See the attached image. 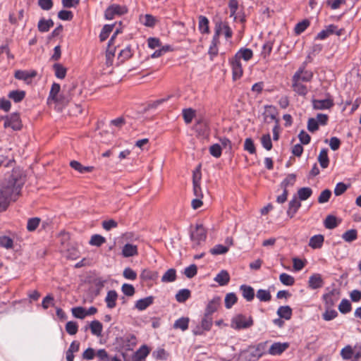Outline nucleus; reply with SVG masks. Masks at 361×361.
<instances>
[{"mask_svg":"<svg viewBox=\"0 0 361 361\" xmlns=\"http://www.w3.org/2000/svg\"><path fill=\"white\" fill-rule=\"evenodd\" d=\"M201 169L202 165L201 164H199L197 169L193 171L192 174L193 194L197 197H202L203 196L201 188Z\"/></svg>","mask_w":361,"mask_h":361,"instance_id":"obj_3","label":"nucleus"},{"mask_svg":"<svg viewBox=\"0 0 361 361\" xmlns=\"http://www.w3.org/2000/svg\"><path fill=\"white\" fill-rule=\"evenodd\" d=\"M127 12L125 6H121L117 4H113L109 6L104 13V16L106 20H112L116 16H121Z\"/></svg>","mask_w":361,"mask_h":361,"instance_id":"obj_5","label":"nucleus"},{"mask_svg":"<svg viewBox=\"0 0 361 361\" xmlns=\"http://www.w3.org/2000/svg\"><path fill=\"white\" fill-rule=\"evenodd\" d=\"M20 192L18 187H6L0 190V212L5 211L11 200L15 201Z\"/></svg>","mask_w":361,"mask_h":361,"instance_id":"obj_1","label":"nucleus"},{"mask_svg":"<svg viewBox=\"0 0 361 361\" xmlns=\"http://www.w3.org/2000/svg\"><path fill=\"white\" fill-rule=\"evenodd\" d=\"M73 315L78 319H84L86 315V310L82 307H73L72 309Z\"/></svg>","mask_w":361,"mask_h":361,"instance_id":"obj_61","label":"nucleus"},{"mask_svg":"<svg viewBox=\"0 0 361 361\" xmlns=\"http://www.w3.org/2000/svg\"><path fill=\"white\" fill-rule=\"evenodd\" d=\"M253 56V52L250 49L241 48L233 56L237 60L240 61L243 59L244 61H247Z\"/></svg>","mask_w":361,"mask_h":361,"instance_id":"obj_16","label":"nucleus"},{"mask_svg":"<svg viewBox=\"0 0 361 361\" xmlns=\"http://www.w3.org/2000/svg\"><path fill=\"white\" fill-rule=\"evenodd\" d=\"M105 242L106 239L104 237L98 234H94L91 237L90 244L91 245L99 247Z\"/></svg>","mask_w":361,"mask_h":361,"instance_id":"obj_51","label":"nucleus"},{"mask_svg":"<svg viewBox=\"0 0 361 361\" xmlns=\"http://www.w3.org/2000/svg\"><path fill=\"white\" fill-rule=\"evenodd\" d=\"M176 279V271L174 269H168L162 276L161 281L164 283L173 282Z\"/></svg>","mask_w":361,"mask_h":361,"instance_id":"obj_36","label":"nucleus"},{"mask_svg":"<svg viewBox=\"0 0 361 361\" xmlns=\"http://www.w3.org/2000/svg\"><path fill=\"white\" fill-rule=\"evenodd\" d=\"M324 226L328 229L335 228L338 226L337 219L335 216L328 215L324 220Z\"/></svg>","mask_w":361,"mask_h":361,"instance_id":"obj_41","label":"nucleus"},{"mask_svg":"<svg viewBox=\"0 0 361 361\" xmlns=\"http://www.w3.org/2000/svg\"><path fill=\"white\" fill-rule=\"evenodd\" d=\"M342 238L346 242H353L357 239V232L355 229L348 230L343 234Z\"/></svg>","mask_w":361,"mask_h":361,"instance_id":"obj_44","label":"nucleus"},{"mask_svg":"<svg viewBox=\"0 0 361 361\" xmlns=\"http://www.w3.org/2000/svg\"><path fill=\"white\" fill-rule=\"evenodd\" d=\"M273 44L270 42H266L262 47V51L261 52V56L264 59H267L272 50Z\"/></svg>","mask_w":361,"mask_h":361,"instance_id":"obj_57","label":"nucleus"},{"mask_svg":"<svg viewBox=\"0 0 361 361\" xmlns=\"http://www.w3.org/2000/svg\"><path fill=\"white\" fill-rule=\"evenodd\" d=\"M299 77V73H295L293 75L292 79V87L293 89V91L295 92L297 94L302 96H305L307 93V88L306 85L302 84V81L300 80Z\"/></svg>","mask_w":361,"mask_h":361,"instance_id":"obj_8","label":"nucleus"},{"mask_svg":"<svg viewBox=\"0 0 361 361\" xmlns=\"http://www.w3.org/2000/svg\"><path fill=\"white\" fill-rule=\"evenodd\" d=\"M0 247L7 250L12 249L13 247V240L6 235L0 236Z\"/></svg>","mask_w":361,"mask_h":361,"instance_id":"obj_42","label":"nucleus"},{"mask_svg":"<svg viewBox=\"0 0 361 361\" xmlns=\"http://www.w3.org/2000/svg\"><path fill=\"white\" fill-rule=\"evenodd\" d=\"M230 63L232 68V73H233V80H238L241 78L243 73L242 64L240 61L237 60L234 57H233L230 60Z\"/></svg>","mask_w":361,"mask_h":361,"instance_id":"obj_9","label":"nucleus"},{"mask_svg":"<svg viewBox=\"0 0 361 361\" xmlns=\"http://www.w3.org/2000/svg\"><path fill=\"white\" fill-rule=\"evenodd\" d=\"M114 25H105L99 35V39L102 42H104L107 39L109 34L112 32Z\"/></svg>","mask_w":361,"mask_h":361,"instance_id":"obj_49","label":"nucleus"},{"mask_svg":"<svg viewBox=\"0 0 361 361\" xmlns=\"http://www.w3.org/2000/svg\"><path fill=\"white\" fill-rule=\"evenodd\" d=\"M308 284L312 289H317L323 286L324 281L319 274H314L310 277Z\"/></svg>","mask_w":361,"mask_h":361,"instance_id":"obj_14","label":"nucleus"},{"mask_svg":"<svg viewBox=\"0 0 361 361\" xmlns=\"http://www.w3.org/2000/svg\"><path fill=\"white\" fill-rule=\"evenodd\" d=\"M324 241V237L323 235H315L310 238L309 241V246L312 249H319L322 247Z\"/></svg>","mask_w":361,"mask_h":361,"instance_id":"obj_18","label":"nucleus"},{"mask_svg":"<svg viewBox=\"0 0 361 361\" xmlns=\"http://www.w3.org/2000/svg\"><path fill=\"white\" fill-rule=\"evenodd\" d=\"M288 347V343L276 342L271 345L268 352L271 355H278L282 354Z\"/></svg>","mask_w":361,"mask_h":361,"instance_id":"obj_12","label":"nucleus"},{"mask_svg":"<svg viewBox=\"0 0 361 361\" xmlns=\"http://www.w3.org/2000/svg\"><path fill=\"white\" fill-rule=\"evenodd\" d=\"M192 130L195 133V135L199 138L202 139V130H203V123L202 118L200 117L199 118H196V123L192 127Z\"/></svg>","mask_w":361,"mask_h":361,"instance_id":"obj_45","label":"nucleus"},{"mask_svg":"<svg viewBox=\"0 0 361 361\" xmlns=\"http://www.w3.org/2000/svg\"><path fill=\"white\" fill-rule=\"evenodd\" d=\"M323 299L325 302V307L326 309H330L335 305L336 299L334 298V291L332 290L323 295Z\"/></svg>","mask_w":361,"mask_h":361,"instance_id":"obj_34","label":"nucleus"},{"mask_svg":"<svg viewBox=\"0 0 361 361\" xmlns=\"http://www.w3.org/2000/svg\"><path fill=\"white\" fill-rule=\"evenodd\" d=\"M312 194V190L308 187L301 188L298 190V199L299 200H307Z\"/></svg>","mask_w":361,"mask_h":361,"instance_id":"obj_33","label":"nucleus"},{"mask_svg":"<svg viewBox=\"0 0 361 361\" xmlns=\"http://www.w3.org/2000/svg\"><path fill=\"white\" fill-rule=\"evenodd\" d=\"M256 296L261 302H269L271 300L270 292L264 289H259Z\"/></svg>","mask_w":361,"mask_h":361,"instance_id":"obj_39","label":"nucleus"},{"mask_svg":"<svg viewBox=\"0 0 361 361\" xmlns=\"http://www.w3.org/2000/svg\"><path fill=\"white\" fill-rule=\"evenodd\" d=\"M118 294L115 290H109L105 298L107 307L112 309L116 307Z\"/></svg>","mask_w":361,"mask_h":361,"instance_id":"obj_24","label":"nucleus"},{"mask_svg":"<svg viewBox=\"0 0 361 361\" xmlns=\"http://www.w3.org/2000/svg\"><path fill=\"white\" fill-rule=\"evenodd\" d=\"M71 99L70 94L66 93L64 91L59 95L57 100H55L54 103L61 105H66Z\"/></svg>","mask_w":361,"mask_h":361,"instance_id":"obj_47","label":"nucleus"},{"mask_svg":"<svg viewBox=\"0 0 361 361\" xmlns=\"http://www.w3.org/2000/svg\"><path fill=\"white\" fill-rule=\"evenodd\" d=\"M265 112L264 113V119L267 122L270 121H276V123H278V119L276 118V109L274 106L271 105H267L265 106Z\"/></svg>","mask_w":361,"mask_h":361,"instance_id":"obj_17","label":"nucleus"},{"mask_svg":"<svg viewBox=\"0 0 361 361\" xmlns=\"http://www.w3.org/2000/svg\"><path fill=\"white\" fill-rule=\"evenodd\" d=\"M96 356L95 350L92 348H88L82 354V357L86 360H91Z\"/></svg>","mask_w":361,"mask_h":361,"instance_id":"obj_64","label":"nucleus"},{"mask_svg":"<svg viewBox=\"0 0 361 361\" xmlns=\"http://www.w3.org/2000/svg\"><path fill=\"white\" fill-rule=\"evenodd\" d=\"M238 301V298L234 293H229L226 295L224 302L225 307L227 309H230L232 307L233 305H235Z\"/></svg>","mask_w":361,"mask_h":361,"instance_id":"obj_38","label":"nucleus"},{"mask_svg":"<svg viewBox=\"0 0 361 361\" xmlns=\"http://www.w3.org/2000/svg\"><path fill=\"white\" fill-rule=\"evenodd\" d=\"M279 280L283 285L286 286H293L295 283L294 278L286 273H282L280 274Z\"/></svg>","mask_w":361,"mask_h":361,"instance_id":"obj_50","label":"nucleus"},{"mask_svg":"<svg viewBox=\"0 0 361 361\" xmlns=\"http://www.w3.org/2000/svg\"><path fill=\"white\" fill-rule=\"evenodd\" d=\"M188 322L189 319L188 318L181 317L175 322L173 327L175 329H180L182 331H185L188 328Z\"/></svg>","mask_w":361,"mask_h":361,"instance_id":"obj_46","label":"nucleus"},{"mask_svg":"<svg viewBox=\"0 0 361 361\" xmlns=\"http://www.w3.org/2000/svg\"><path fill=\"white\" fill-rule=\"evenodd\" d=\"M78 329V326L75 322H68L66 324V330L70 335H75Z\"/></svg>","mask_w":361,"mask_h":361,"instance_id":"obj_62","label":"nucleus"},{"mask_svg":"<svg viewBox=\"0 0 361 361\" xmlns=\"http://www.w3.org/2000/svg\"><path fill=\"white\" fill-rule=\"evenodd\" d=\"M352 307L349 300L343 299L338 305L339 311L343 314L348 313L351 311Z\"/></svg>","mask_w":361,"mask_h":361,"instance_id":"obj_52","label":"nucleus"},{"mask_svg":"<svg viewBox=\"0 0 361 361\" xmlns=\"http://www.w3.org/2000/svg\"><path fill=\"white\" fill-rule=\"evenodd\" d=\"M53 69L56 78L59 79H63L66 75V68L61 63H54L53 65Z\"/></svg>","mask_w":361,"mask_h":361,"instance_id":"obj_32","label":"nucleus"},{"mask_svg":"<svg viewBox=\"0 0 361 361\" xmlns=\"http://www.w3.org/2000/svg\"><path fill=\"white\" fill-rule=\"evenodd\" d=\"M244 149L252 154L256 152V148L252 138L248 137L245 139L244 143Z\"/></svg>","mask_w":361,"mask_h":361,"instance_id":"obj_55","label":"nucleus"},{"mask_svg":"<svg viewBox=\"0 0 361 361\" xmlns=\"http://www.w3.org/2000/svg\"><path fill=\"white\" fill-rule=\"evenodd\" d=\"M37 75L35 71H22L18 70L15 72L14 77L20 80H23L27 85L32 83V79Z\"/></svg>","mask_w":361,"mask_h":361,"instance_id":"obj_6","label":"nucleus"},{"mask_svg":"<svg viewBox=\"0 0 361 361\" xmlns=\"http://www.w3.org/2000/svg\"><path fill=\"white\" fill-rule=\"evenodd\" d=\"M331 196V191L329 189L323 190L318 197V202L324 204L327 202Z\"/></svg>","mask_w":361,"mask_h":361,"instance_id":"obj_59","label":"nucleus"},{"mask_svg":"<svg viewBox=\"0 0 361 361\" xmlns=\"http://www.w3.org/2000/svg\"><path fill=\"white\" fill-rule=\"evenodd\" d=\"M338 316V313L334 310L326 309L325 312L322 314V317L325 321H330L334 319Z\"/></svg>","mask_w":361,"mask_h":361,"instance_id":"obj_63","label":"nucleus"},{"mask_svg":"<svg viewBox=\"0 0 361 361\" xmlns=\"http://www.w3.org/2000/svg\"><path fill=\"white\" fill-rule=\"evenodd\" d=\"M296 181V176L294 173L288 174L286 178L281 183V188L283 190H288V187L294 185Z\"/></svg>","mask_w":361,"mask_h":361,"instance_id":"obj_30","label":"nucleus"},{"mask_svg":"<svg viewBox=\"0 0 361 361\" xmlns=\"http://www.w3.org/2000/svg\"><path fill=\"white\" fill-rule=\"evenodd\" d=\"M40 223V219L37 217H34L28 219L27 224V229L29 231H34L38 227Z\"/></svg>","mask_w":361,"mask_h":361,"instance_id":"obj_56","label":"nucleus"},{"mask_svg":"<svg viewBox=\"0 0 361 361\" xmlns=\"http://www.w3.org/2000/svg\"><path fill=\"white\" fill-rule=\"evenodd\" d=\"M190 296V291L184 288L180 290L176 295V299L179 302H185Z\"/></svg>","mask_w":361,"mask_h":361,"instance_id":"obj_40","label":"nucleus"},{"mask_svg":"<svg viewBox=\"0 0 361 361\" xmlns=\"http://www.w3.org/2000/svg\"><path fill=\"white\" fill-rule=\"evenodd\" d=\"M221 303V298L219 296L214 297L212 300L209 302L207 305L206 311L207 314H211L216 312L219 307Z\"/></svg>","mask_w":361,"mask_h":361,"instance_id":"obj_23","label":"nucleus"},{"mask_svg":"<svg viewBox=\"0 0 361 361\" xmlns=\"http://www.w3.org/2000/svg\"><path fill=\"white\" fill-rule=\"evenodd\" d=\"M183 117L187 124L190 123L194 118H198L196 116L195 111L190 108L183 110Z\"/></svg>","mask_w":361,"mask_h":361,"instance_id":"obj_37","label":"nucleus"},{"mask_svg":"<svg viewBox=\"0 0 361 361\" xmlns=\"http://www.w3.org/2000/svg\"><path fill=\"white\" fill-rule=\"evenodd\" d=\"M4 128H11L13 130H19L22 128L20 116L17 113L11 114L3 118Z\"/></svg>","mask_w":361,"mask_h":361,"instance_id":"obj_4","label":"nucleus"},{"mask_svg":"<svg viewBox=\"0 0 361 361\" xmlns=\"http://www.w3.org/2000/svg\"><path fill=\"white\" fill-rule=\"evenodd\" d=\"M312 102L313 109L316 110L329 109L334 105V100L330 97L325 99H314Z\"/></svg>","mask_w":361,"mask_h":361,"instance_id":"obj_7","label":"nucleus"},{"mask_svg":"<svg viewBox=\"0 0 361 361\" xmlns=\"http://www.w3.org/2000/svg\"><path fill=\"white\" fill-rule=\"evenodd\" d=\"M261 142L262 146L267 149V150H271L272 148V142L271 140L270 135L265 134L263 135L261 137Z\"/></svg>","mask_w":361,"mask_h":361,"instance_id":"obj_60","label":"nucleus"},{"mask_svg":"<svg viewBox=\"0 0 361 361\" xmlns=\"http://www.w3.org/2000/svg\"><path fill=\"white\" fill-rule=\"evenodd\" d=\"M254 324L252 317H246L244 314H238L235 315L231 322V327L235 330H240L251 327Z\"/></svg>","mask_w":361,"mask_h":361,"instance_id":"obj_2","label":"nucleus"},{"mask_svg":"<svg viewBox=\"0 0 361 361\" xmlns=\"http://www.w3.org/2000/svg\"><path fill=\"white\" fill-rule=\"evenodd\" d=\"M300 207L301 203L300 200L298 199L296 196H294L293 198L288 203L287 215L290 218H293Z\"/></svg>","mask_w":361,"mask_h":361,"instance_id":"obj_13","label":"nucleus"},{"mask_svg":"<svg viewBox=\"0 0 361 361\" xmlns=\"http://www.w3.org/2000/svg\"><path fill=\"white\" fill-rule=\"evenodd\" d=\"M341 355L343 360H350L354 355V350L351 345H348L341 351Z\"/></svg>","mask_w":361,"mask_h":361,"instance_id":"obj_48","label":"nucleus"},{"mask_svg":"<svg viewBox=\"0 0 361 361\" xmlns=\"http://www.w3.org/2000/svg\"><path fill=\"white\" fill-rule=\"evenodd\" d=\"M221 30V25H217L216 27V32L213 37L212 44L209 47V54L210 55L211 59L216 56L218 54L217 44L219 43V37L220 35V31Z\"/></svg>","mask_w":361,"mask_h":361,"instance_id":"obj_10","label":"nucleus"},{"mask_svg":"<svg viewBox=\"0 0 361 361\" xmlns=\"http://www.w3.org/2000/svg\"><path fill=\"white\" fill-rule=\"evenodd\" d=\"M149 348L144 345H142L135 353L133 361H142L145 359V357L149 355Z\"/></svg>","mask_w":361,"mask_h":361,"instance_id":"obj_19","label":"nucleus"},{"mask_svg":"<svg viewBox=\"0 0 361 361\" xmlns=\"http://www.w3.org/2000/svg\"><path fill=\"white\" fill-rule=\"evenodd\" d=\"M310 25V21L307 19L296 24L295 27V32L297 35L301 34Z\"/></svg>","mask_w":361,"mask_h":361,"instance_id":"obj_54","label":"nucleus"},{"mask_svg":"<svg viewBox=\"0 0 361 361\" xmlns=\"http://www.w3.org/2000/svg\"><path fill=\"white\" fill-rule=\"evenodd\" d=\"M70 166L80 173L91 172L94 169L93 166H84L79 161L75 160L70 162Z\"/></svg>","mask_w":361,"mask_h":361,"instance_id":"obj_25","label":"nucleus"},{"mask_svg":"<svg viewBox=\"0 0 361 361\" xmlns=\"http://www.w3.org/2000/svg\"><path fill=\"white\" fill-rule=\"evenodd\" d=\"M279 317L289 320L292 316V309L288 305L281 306L277 310Z\"/></svg>","mask_w":361,"mask_h":361,"instance_id":"obj_26","label":"nucleus"},{"mask_svg":"<svg viewBox=\"0 0 361 361\" xmlns=\"http://www.w3.org/2000/svg\"><path fill=\"white\" fill-rule=\"evenodd\" d=\"M228 251V248L223 245H216L210 250L211 254L214 255L225 254Z\"/></svg>","mask_w":361,"mask_h":361,"instance_id":"obj_58","label":"nucleus"},{"mask_svg":"<svg viewBox=\"0 0 361 361\" xmlns=\"http://www.w3.org/2000/svg\"><path fill=\"white\" fill-rule=\"evenodd\" d=\"M240 290L242 292L243 297L247 301H252L255 298L254 288L247 285H241L240 286Z\"/></svg>","mask_w":361,"mask_h":361,"instance_id":"obj_15","label":"nucleus"},{"mask_svg":"<svg viewBox=\"0 0 361 361\" xmlns=\"http://www.w3.org/2000/svg\"><path fill=\"white\" fill-rule=\"evenodd\" d=\"M54 22L51 19L45 20L44 18L39 20L38 23V30L39 32H48L49 30L53 27Z\"/></svg>","mask_w":361,"mask_h":361,"instance_id":"obj_28","label":"nucleus"},{"mask_svg":"<svg viewBox=\"0 0 361 361\" xmlns=\"http://www.w3.org/2000/svg\"><path fill=\"white\" fill-rule=\"evenodd\" d=\"M295 73H299L300 80L302 82H309L313 77L311 71H305L303 68H300Z\"/></svg>","mask_w":361,"mask_h":361,"instance_id":"obj_43","label":"nucleus"},{"mask_svg":"<svg viewBox=\"0 0 361 361\" xmlns=\"http://www.w3.org/2000/svg\"><path fill=\"white\" fill-rule=\"evenodd\" d=\"M203 235V226L202 224H197L195 228L191 231L190 238L194 245H200Z\"/></svg>","mask_w":361,"mask_h":361,"instance_id":"obj_11","label":"nucleus"},{"mask_svg":"<svg viewBox=\"0 0 361 361\" xmlns=\"http://www.w3.org/2000/svg\"><path fill=\"white\" fill-rule=\"evenodd\" d=\"M8 97L18 103L21 102L25 97V92L23 90H13L9 92Z\"/></svg>","mask_w":361,"mask_h":361,"instance_id":"obj_35","label":"nucleus"},{"mask_svg":"<svg viewBox=\"0 0 361 361\" xmlns=\"http://www.w3.org/2000/svg\"><path fill=\"white\" fill-rule=\"evenodd\" d=\"M137 247L133 244H126L122 250V255L125 257H130L137 255Z\"/></svg>","mask_w":361,"mask_h":361,"instance_id":"obj_22","label":"nucleus"},{"mask_svg":"<svg viewBox=\"0 0 361 361\" xmlns=\"http://www.w3.org/2000/svg\"><path fill=\"white\" fill-rule=\"evenodd\" d=\"M214 281L217 282L219 286H226L230 281L229 274L226 270H221L214 278Z\"/></svg>","mask_w":361,"mask_h":361,"instance_id":"obj_21","label":"nucleus"},{"mask_svg":"<svg viewBox=\"0 0 361 361\" xmlns=\"http://www.w3.org/2000/svg\"><path fill=\"white\" fill-rule=\"evenodd\" d=\"M197 272V268L195 264H190L189 267L185 268L183 274L188 279L193 278Z\"/></svg>","mask_w":361,"mask_h":361,"instance_id":"obj_53","label":"nucleus"},{"mask_svg":"<svg viewBox=\"0 0 361 361\" xmlns=\"http://www.w3.org/2000/svg\"><path fill=\"white\" fill-rule=\"evenodd\" d=\"M318 161L322 168L326 169L328 167L329 164V159L328 157V150L326 149H322L318 157Z\"/></svg>","mask_w":361,"mask_h":361,"instance_id":"obj_29","label":"nucleus"},{"mask_svg":"<svg viewBox=\"0 0 361 361\" xmlns=\"http://www.w3.org/2000/svg\"><path fill=\"white\" fill-rule=\"evenodd\" d=\"M60 90H61V86L59 84L56 83V82L53 83V85H51L50 92H49V97H48L49 103L54 102L55 100H57V97L59 95Z\"/></svg>","mask_w":361,"mask_h":361,"instance_id":"obj_27","label":"nucleus"},{"mask_svg":"<svg viewBox=\"0 0 361 361\" xmlns=\"http://www.w3.org/2000/svg\"><path fill=\"white\" fill-rule=\"evenodd\" d=\"M153 296H149L145 298H142L136 302L135 307L137 310L142 311L147 309L149 305H151L153 303Z\"/></svg>","mask_w":361,"mask_h":361,"instance_id":"obj_20","label":"nucleus"},{"mask_svg":"<svg viewBox=\"0 0 361 361\" xmlns=\"http://www.w3.org/2000/svg\"><path fill=\"white\" fill-rule=\"evenodd\" d=\"M91 332L93 335L99 336L103 329L102 324L98 320L92 321L90 324Z\"/></svg>","mask_w":361,"mask_h":361,"instance_id":"obj_31","label":"nucleus"}]
</instances>
